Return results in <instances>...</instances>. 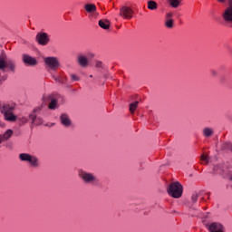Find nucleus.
Wrapping results in <instances>:
<instances>
[{"instance_id":"nucleus-1","label":"nucleus","mask_w":232,"mask_h":232,"mask_svg":"<svg viewBox=\"0 0 232 232\" xmlns=\"http://www.w3.org/2000/svg\"><path fill=\"white\" fill-rule=\"evenodd\" d=\"M78 177L84 184H91L92 186H97L99 184V178L92 172L81 169L78 171Z\"/></svg>"},{"instance_id":"nucleus-2","label":"nucleus","mask_w":232,"mask_h":232,"mask_svg":"<svg viewBox=\"0 0 232 232\" xmlns=\"http://www.w3.org/2000/svg\"><path fill=\"white\" fill-rule=\"evenodd\" d=\"M183 191L184 188L182 184H180L179 181L170 183L167 188V193L169 195V197H172V198H180Z\"/></svg>"},{"instance_id":"nucleus-3","label":"nucleus","mask_w":232,"mask_h":232,"mask_svg":"<svg viewBox=\"0 0 232 232\" xmlns=\"http://www.w3.org/2000/svg\"><path fill=\"white\" fill-rule=\"evenodd\" d=\"M7 56L5 52L0 53V70L5 72L8 68L9 72H15V62L12 59L6 60Z\"/></svg>"},{"instance_id":"nucleus-4","label":"nucleus","mask_w":232,"mask_h":232,"mask_svg":"<svg viewBox=\"0 0 232 232\" xmlns=\"http://www.w3.org/2000/svg\"><path fill=\"white\" fill-rule=\"evenodd\" d=\"M14 110H15V107L13 105H3L1 112L3 113L5 121H8L9 122H14V121H17V117L14 114Z\"/></svg>"},{"instance_id":"nucleus-5","label":"nucleus","mask_w":232,"mask_h":232,"mask_svg":"<svg viewBox=\"0 0 232 232\" xmlns=\"http://www.w3.org/2000/svg\"><path fill=\"white\" fill-rule=\"evenodd\" d=\"M19 159L23 162H29L31 168H39V166H41L39 158L37 156H34L28 153H21L19 154Z\"/></svg>"},{"instance_id":"nucleus-6","label":"nucleus","mask_w":232,"mask_h":232,"mask_svg":"<svg viewBox=\"0 0 232 232\" xmlns=\"http://www.w3.org/2000/svg\"><path fill=\"white\" fill-rule=\"evenodd\" d=\"M227 2L228 6L221 14V17L226 26L232 28V0H227Z\"/></svg>"},{"instance_id":"nucleus-7","label":"nucleus","mask_w":232,"mask_h":232,"mask_svg":"<svg viewBox=\"0 0 232 232\" xmlns=\"http://www.w3.org/2000/svg\"><path fill=\"white\" fill-rule=\"evenodd\" d=\"M42 101H44V104H46V102H49V110H58L59 108V102L53 94H44L42 98Z\"/></svg>"},{"instance_id":"nucleus-8","label":"nucleus","mask_w":232,"mask_h":232,"mask_svg":"<svg viewBox=\"0 0 232 232\" xmlns=\"http://www.w3.org/2000/svg\"><path fill=\"white\" fill-rule=\"evenodd\" d=\"M37 111H41V108H36L34 111L29 115V119L32 121V124L34 126H41L44 121L41 116H37Z\"/></svg>"},{"instance_id":"nucleus-9","label":"nucleus","mask_w":232,"mask_h":232,"mask_svg":"<svg viewBox=\"0 0 232 232\" xmlns=\"http://www.w3.org/2000/svg\"><path fill=\"white\" fill-rule=\"evenodd\" d=\"M120 15L121 17H123V19H131L133 17V9L123 5L120 9Z\"/></svg>"},{"instance_id":"nucleus-10","label":"nucleus","mask_w":232,"mask_h":232,"mask_svg":"<svg viewBox=\"0 0 232 232\" xmlns=\"http://www.w3.org/2000/svg\"><path fill=\"white\" fill-rule=\"evenodd\" d=\"M206 227L209 232H224V226L218 222L207 224Z\"/></svg>"},{"instance_id":"nucleus-11","label":"nucleus","mask_w":232,"mask_h":232,"mask_svg":"<svg viewBox=\"0 0 232 232\" xmlns=\"http://www.w3.org/2000/svg\"><path fill=\"white\" fill-rule=\"evenodd\" d=\"M44 63L50 70H57L59 68V60L55 57H47L44 59Z\"/></svg>"},{"instance_id":"nucleus-12","label":"nucleus","mask_w":232,"mask_h":232,"mask_svg":"<svg viewBox=\"0 0 232 232\" xmlns=\"http://www.w3.org/2000/svg\"><path fill=\"white\" fill-rule=\"evenodd\" d=\"M36 41L38 44H41L42 46H46V44L50 43V38L48 37V34L39 33L36 35Z\"/></svg>"},{"instance_id":"nucleus-13","label":"nucleus","mask_w":232,"mask_h":232,"mask_svg":"<svg viewBox=\"0 0 232 232\" xmlns=\"http://www.w3.org/2000/svg\"><path fill=\"white\" fill-rule=\"evenodd\" d=\"M23 62L24 64H29V66H35V64H37V60L28 54L23 55Z\"/></svg>"},{"instance_id":"nucleus-14","label":"nucleus","mask_w":232,"mask_h":232,"mask_svg":"<svg viewBox=\"0 0 232 232\" xmlns=\"http://www.w3.org/2000/svg\"><path fill=\"white\" fill-rule=\"evenodd\" d=\"M60 120L63 126H64L65 128H70V126H72V121L67 114H62Z\"/></svg>"},{"instance_id":"nucleus-15","label":"nucleus","mask_w":232,"mask_h":232,"mask_svg":"<svg viewBox=\"0 0 232 232\" xmlns=\"http://www.w3.org/2000/svg\"><path fill=\"white\" fill-rule=\"evenodd\" d=\"M77 61L78 64H80L82 68H86V66H88V58H86V56L80 55L78 56Z\"/></svg>"},{"instance_id":"nucleus-16","label":"nucleus","mask_w":232,"mask_h":232,"mask_svg":"<svg viewBox=\"0 0 232 232\" xmlns=\"http://www.w3.org/2000/svg\"><path fill=\"white\" fill-rule=\"evenodd\" d=\"M84 10H86L88 14H93V12H97V5H95V4H87L84 5Z\"/></svg>"},{"instance_id":"nucleus-17","label":"nucleus","mask_w":232,"mask_h":232,"mask_svg":"<svg viewBox=\"0 0 232 232\" xmlns=\"http://www.w3.org/2000/svg\"><path fill=\"white\" fill-rule=\"evenodd\" d=\"M52 77L56 82H59L60 84H66V76L53 74Z\"/></svg>"},{"instance_id":"nucleus-18","label":"nucleus","mask_w":232,"mask_h":232,"mask_svg":"<svg viewBox=\"0 0 232 232\" xmlns=\"http://www.w3.org/2000/svg\"><path fill=\"white\" fill-rule=\"evenodd\" d=\"M99 27L102 28L103 30L110 29V20H100L98 22Z\"/></svg>"},{"instance_id":"nucleus-19","label":"nucleus","mask_w":232,"mask_h":232,"mask_svg":"<svg viewBox=\"0 0 232 232\" xmlns=\"http://www.w3.org/2000/svg\"><path fill=\"white\" fill-rule=\"evenodd\" d=\"M12 135H14V130H7L1 137V140L2 142L5 140H8V139H10V137H12Z\"/></svg>"},{"instance_id":"nucleus-20","label":"nucleus","mask_w":232,"mask_h":232,"mask_svg":"<svg viewBox=\"0 0 232 232\" xmlns=\"http://www.w3.org/2000/svg\"><path fill=\"white\" fill-rule=\"evenodd\" d=\"M213 133H215V130L209 127H206L203 129V135L204 137L209 138L213 136Z\"/></svg>"},{"instance_id":"nucleus-21","label":"nucleus","mask_w":232,"mask_h":232,"mask_svg":"<svg viewBox=\"0 0 232 232\" xmlns=\"http://www.w3.org/2000/svg\"><path fill=\"white\" fill-rule=\"evenodd\" d=\"M147 8L149 9V10H157V8H158V5H157V2H155V1H153V0H149L148 2H147Z\"/></svg>"},{"instance_id":"nucleus-22","label":"nucleus","mask_w":232,"mask_h":232,"mask_svg":"<svg viewBox=\"0 0 232 232\" xmlns=\"http://www.w3.org/2000/svg\"><path fill=\"white\" fill-rule=\"evenodd\" d=\"M138 106H139V102H134L130 104V111L131 114L135 113V110H137Z\"/></svg>"},{"instance_id":"nucleus-23","label":"nucleus","mask_w":232,"mask_h":232,"mask_svg":"<svg viewBox=\"0 0 232 232\" xmlns=\"http://www.w3.org/2000/svg\"><path fill=\"white\" fill-rule=\"evenodd\" d=\"M182 0H170V6H172V8H179V5H180V2Z\"/></svg>"},{"instance_id":"nucleus-24","label":"nucleus","mask_w":232,"mask_h":232,"mask_svg":"<svg viewBox=\"0 0 232 232\" xmlns=\"http://www.w3.org/2000/svg\"><path fill=\"white\" fill-rule=\"evenodd\" d=\"M192 204H196L198 200V193L195 192L191 196Z\"/></svg>"},{"instance_id":"nucleus-25","label":"nucleus","mask_w":232,"mask_h":232,"mask_svg":"<svg viewBox=\"0 0 232 232\" xmlns=\"http://www.w3.org/2000/svg\"><path fill=\"white\" fill-rule=\"evenodd\" d=\"M165 25L167 26V28H173V19L167 20Z\"/></svg>"},{"instance_id":"nucleus-26","label":"nucleus","mask_w":232,"mask_h":232,"mask_svg":"<svg viewBox=\"0 0 232 232\" xmlns=\"http://www.w3.org/2000/svg\"><path fill=\"white\" fill-rule=\"evenodd\" d=\"M201 160H202V162L208 164V162H209V157H208V155H206V154H202Z\"/></svg>"},{"instance_id":"nucleus-27","label":"nucleus","mask_w":232,"mask_h":232,"mask_svg":"<svg viewBox=\"0 0 232 232\" xmlns=\"http://www.w3.org/2000/svg\"><path fill=\"white\" fill-rule=\"evenodd\" d=\"M95 67H96V68H102V62H101V61H96V63H95Z\"/></svg>"},{"instance_id":"nucleus-28","label":"nucleus","mask_w":232,"mask_h":232,"mask_svg":"<svg viewBox=\"0 0 232 232\" xmlns=\"http://www.w3.org/2000/svg\"><path fill=\"white\" fill-rule=\"evenodd\" d=\"M72 81H79V78L75 74H71Z\"/></svg>"},{"instance_id":"nucleus-29","label":"nucleus","mask_w":232,"mask_h":232,"mask_svg":"<svg viewBox=\"0 0 232 232\" xmlns=\"http://www.w3.org/2000/svg\"><path fill=\"white\" fill-rule=\"evenodd\" d=\"M87 57H89V59H93L95 57V54L93 53H89L87 54Z\"/></svg>"},{"instance_id":"nucleus-30","label":"nucleus","mask_w":232,"mask_h":232,"mask_svg":"<svg viewBox=\"0 0 232 232\" xmlns=\"http://www.w3.org/2000/svg\"><path fill=\"white\" fill-rule=\"evenodd\" d=\"M166 17L167 19H171V17H173V13H167Z\"/></svg>"},{"instance_id":"nucleus-31","label":"nucleus","mask_w":232,"mask_h":232,"mask_svg":"<svg viewBox=\"0 0 232 232\" xmlns=\"http://www.w3.org/2000/svg\"><path fill=\"white\" fill-rule=\"evenodd\" d=\"M218 3H220L221 5H226V2L227 0H216Z\"/></svg>"},{"instance_id":"nucleus-32","label":"nucleus","mask_w":232,"mask_h":232,"mask_svg":"<svg viewBox=\"0 0 232 232\" xmlns=\"http://www.w3.org/2000/svg\"><path fill=\"white\" fill-rule=\"evenodd\" d=\"M212 75H217V72L215 71L211 72Z\"/></svg>"},{"instance_id":"nucleus-33","label":"nucleus","mask_w":232,"mask_h":232,"mask_svg":"<svg viewBox=\"0 0 232 232\" xmlns=\"http://www.w3.org/2000/svg\"><path fill=\"white\" fill-rule=\"evenodd\" d=\"M90 78H91V79L93 78V75L91 74V75H90Z\"/></svg>"}]
</instances>
